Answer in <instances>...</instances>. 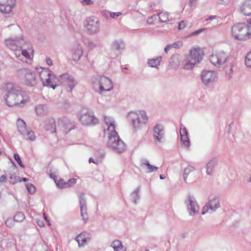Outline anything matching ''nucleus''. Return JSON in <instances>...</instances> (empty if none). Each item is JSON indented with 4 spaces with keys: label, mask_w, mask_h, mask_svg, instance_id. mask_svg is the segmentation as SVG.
Returning <instances> with one entry per match:
<instances>
[{
    "label": "nucleus",
    "mask_w": 251,
    "mask_h": 251,
    "mask_svg": "<svg viewBox=\"0 0 251 251\" xmlns=\"http://www.w3.org/2000/svg\"><path fill=\"white\" fill-rule=\"evenodd\" d=\"M39 75L43 85L50 87L53 89H55L60 84L64 83L68 86L66 88L67 91L71 92L77 84L75 78L68 74L60 75L58 79L55 75L48 68L42 69L39 72Z\"/></svg>",
    "instance_id": "1"
},
{
    "label": "nucleus",
    "mask_w": 251,
    "mask_h": 251,
    "mask_svg": "<svg viewBox=\"0 0 251 251\" xmlns=\"http://www.w3.org/2000/svg\"><path fill=\"white\" fill-rule=\"evenodd\" d=\"M4 89L6 91L4 100L6 104L10 106H19L22 107L27 101L24 98L21 90L12 83H7Z\"/></svg>",
    "instance_id": "2"
},
{
    "label": "nucleus",
    "mask_w": 251,
    "mask_h": 251,
    "mask_svg": "<svg viewBox=\"0 0 251 251\" xmlns=\"http://www.w3.org/2000/svg\"><path fill=\"white\" fill-rule=\"evenodd\" d=\"M251 19L249 24L239 23L234 24L231 28L232 35L239 41H246L251 37Z\"/></svg>",
    "instance_id": "3"
},
{
    "label": "nucleus",
    "mask_w": 251,
    "mask_h": 251,
    "mask_svg": "<svg viewBox=\"0 0 251 251\" xmlns=\"http://www.w3.org/2000/svg\"><path fill=\"white\" fill-rule=\"evenodd\" d=\"M127 118L134 131L139 129L142 126L145 125L148 120V117L144 111H141L139 113L130 112L127 115Z\"/></svg>",
    "instance_id": "4"
},
{
    "label": "nucleus",
    "mask_w": 251,
    "mask_h": 251,
    "mask_svg": "<svg viewBox=\"0 0 251 251\" xmlns=\"http://www.w3.org/2000/svg\"><path fill=\"white\" fill-rule=\"evenodd\" d=\"M108 135V147L114 151L120 153L126 150V145L120 138L116 131L109 133Z\"/></svg>",
    "instance_id": "5"
},
{
    "label": "nucleus",
    "mask_w": 251,
    "mask_h": 251,
    "mask_svg": "<svg viewBox=\"0 0 251 251\" xmlns=\"http://www.w3.org/2000/svg\"><path fill=\"white\" fill-rule=\"evenodd\" d=\"M18 77L28 86H34L37 84V77L35 72L31 69L24 68L17 71Z\"/></svg>",
    "instance_id": "6"
},
{
    "label": "nucleus",
    "mask_w": 251,
    "mask_h": 251,
    "mask_svg": "<svg viewBox=\"0 0 251 251\" xmlns=\"http://www.w3.org/2000/svg\"><path fill=\"white\" fill-rule=\"evenodd\" d=\"M96 82H93V88L100 94L103 91L108 92L113 88L111 80L104 75H98L95 78Z\"/></svg>",
    "instance_id": "7"
},
{
    "label": "nucleus",
    "mask_w": 251,
    "mask_h": 251,
    "mask_svg": "<svg viewBox=\"0 0 251 251\" xmlns=\"http://www.w3.org/2000/svg\"><path fill=\"white\" fill-rule=\"evenodd\" d=\"M203 53L200 48L192 49L190 50V56L188 61L184 66V68L186 70H191L193 68L194 65L200 63L202 59Z\"/></svg>",
    "instance_id": "8"
},
{
    "label": "nucleus",
    "mask_w": 251,
    "mask_h": 251,
    "mask_svg": "<svg viewBox=\"0 0 251 251\" xmlns=\"http://www.w3.org/2000/svg\"><path fill=\"white\" fill-rule=\"evenodd\" d=\"M85 27L89 34H95L100 31V21L95 16L88 17L85 20Z\"/></svg>",
    "instance_id": "9"
},
{
    "label": "nucleus",
    "mask_w": 251,
    "mask_h": 251,
    "mask_svg": "<svg viewBox=\"0 0 251 251\" xmlns=\"http://www.w3.org/2000/svg\"><path fill=\"white\" fill-rule=\"evenodd\" d=\"M26 42L22 36L20 37H10L5 40V45L11 50L15 51L18 49H22L25 44Z\"/></svg>",
    "instance_id": "10"
},
{
    "label": "nucleus",
    "mask_w": 251,
    "mask_h": 251,
    "mask_svg": "<svg viewBox=\"0 0 251 251\" xmlns=\"http://www.w3.org/2000/svg\"><path fill=\"white\" fill-rule=\"evenodd\" d=\"M79 119L81 123L86 126L94 125L98 123V119L94 116L93 112L87 110L81 111Z\"/></svg>",
    "instance_id": "11"
},
{
    "label": "nucleus",
    "mask_w": 251,
    "mask_h": 251,
    "mask_svg": "<svg viewBox=\"0 0 251 251\" xmlns=\"http://www.w3.org/2000/svg\"><path fill=\"white\" fill-rule=\"evenodd\" d=\"M228 56V54L225 52L219 51L212 54L210 56L209 60L213 65L219 67L226 62Z\"/></svg>",
    "instance_id": "12"
},
{
    "label": "nucleus",
    "mask_w": 251,
    "mask_h": 251,
    "mask_svg": "<svg viewBox=\"0 0 251 251\" xmlns=\"http://www.w3.org/2000/svg\"><path fill=\"white\" fill-rule=\"evenodd\" d=\"M184 203L187 206L190 215L194 216L198 214L200 209L199 206L193 196L190 194L188 195Z\"/></svg>",
    "instance_id": "13"
},
{
    "label": "nucleus",
    "mask_w": 251,
    "mask_h": 251,
    "mask_svg": "<svg viewBox=\"0 0 251 251\" xmlns=\"http://www.w3.org/2000/svg\"><path fill=\"white\" fill-rule=\"evenodd\" d=\"M220 206L219 200L217 197H214L210 200L206 205L203 207L202 215H204L206 213H212L216 211Z\"/></svg>",
    "instance_id": "14"
},
{
    "label": "nucleus",
    "mask_w": 251,
    "mask_h": 251,
    "mask_svg": "<svg viewBox=\"0 0 251 251\" xmlns=\"http://www.w3.org/2000/svg\"><path fill=\"white\" fill-rule=\"evenodd\" d=\"M85 194L83 193L79 192L78 194L79 202L80 208V214L82 220L86 222L88 220V214L87 213L86 201L84 198Z\"/></svg>",
    "instance_id": "15"
},
{
    "label": "nucleus",
    "mask_w": 251,
    "mask_h": 251,
    "mask_svg": "<svg viewBox=\"0 0 251 251\" xmlns=\"http://www.w3.org/2000/svg\"><path fill=\"white\" fill-rule=\"evenodd\" d=\"M58 128L63 133L67 134L70 130L74 129V126L71 123L68 119L66 117H62L59 118L58 120Z\"/></svg>",
    "instance_id": "16"
},
{
    "label": "nucleus",
    "mask_w": 251,
    "mask_h": 251,
    "mask_svg": "<svg viewBox=\"0 0 251 251\" xmlns=\"http://www.w3.org/2000/svg\"><path fill=\"white\" fill-rule=\"evenodd\" d=\"M15 4V0H0V12L3 14L10 13Z\"/></svg>",
    "instance_id": "17"
},
{
    "label": "nucleus",
    "mask_w": 251,
    "mask_h": 251,
    "mask_svg": "<svg viewBox=\"0 0 251 251\" xmlns=\"http://www.w3.org/2000/svg\"><path fill=\"white\" fill-rule=\"evenodd\" d=\"M201 78L203 83L207 85L216 80L217 75L214 71L204 70L201 73Z\"/></svg>",
    "instance_id": "18"
},
{
    "label": "nucleus",
    "mask_w": 251,
    "mask_h": 251,
    "mask_svg": "<svg viewBox=\"0 0 251 251\" xmlns=\"http://www.w3.org/2000/svg\"><path fill=\"white\" fill-rule=\"evenodd\" d=\"M153 137L159 143L164 140V130L161 125L157 124L153 127Z\"/></svg>",
    "instance_id": "19"
},
{
    "label": "nucleus",
    "mask_w": 251,
    "mask_h": 251,
    "mask_svg": "<svg viewBox=\"0 0 251 251\" xmlns=\"http://www.w3.org/2000/svg\"><path fill=\"white\" fill-rule=\"evenodd\" d=\"M125 48V43L121 40H116L111 45V50L115 53L113 57H117Z\"/></svg>",
    "instance_id": "20"
},
{
    "label": "nucleus",
    "mask_w": 251,
    "mask_h": 251,
    "mask_svg": "<svg viewBox=\"0 0 251 251\" xmlns=\"http://www.w3.org/2000/svg\"><path fill=\"white\" fill-rule=\"evenodd\" d=\"M104 121L105 124L107 126V130L104 131L105 136L109 133L116 131L115 130V121L112 118L105 116L104 117Z\"/></svg>",
    "instance_id": "21"
},
{
    "label": "nucleus",
    "mask_w": 251,
    "mask_h": 251,
    "mask_svg": "<svg viewBox=\"0 0 251 251\" xmlns=\"http://www.w3.org/2000/svg\"><path fill=\"white\" fill-rule=\"evenodd\" d=\"M83 54L82 47L79 44L74 46L72 50V56L75 61H78Z\"/></svg>",
    "instance_id": "22"
},
{
    "label": "nucleus",
    "mask_w": 251,
    "mask_h": 251,
    "mask_svg": "<svg viewBox=\"0 0 251 251\" xmlns=\"http://www.w3.org/2000/svg\"><path fill=\"white\" fill-rule=\"evenodd\" d=\"M140 166L143 169L147 167L149 170L148 171H147V173H148L153 172L156 171L158 170L157 167L151 165L149 161L145 158H143L140 160Z\"/></svg>",
    "instance_id": "23"
},
{
    "label": "nucleus",
    "mask_w": 251,
    "mask_h": 251,
    "mask_svg": "<svg viewBox=\"0 0 251 251\" xmlns=\"http://www.w3.org/2000/svg\"><path fill=\"white\" fill-rule=\"evenodd\" d=\"M180 56L178 54L172 55L169 61V66L171 68H177L180 65Z\"/></svg>",
    "instance_id": "24"
},
{
    "label": "nucleus",
    "mask_w": 251,
    "mask_h": 251,
    "mask_svg": "<svg viewBox=\"0 0 251 251\" xmlns=\"http://www.w3.org/2000/svg\"><path fill=\"white\" fill-rule=\"evenodd\" d=\"M217 163L216 158H212L206 165V174L207 175H211L213 173L214 168Z\"/></svg>",
    "instance_id": "25"
},
{
    "label": "nucleus",
    "mask_w": 251,
    "mask_h": 251,
    "mask_svg": "<svg viewBox=\"0 0 251 251\" xmlns=\"http://www.w3.org/2000/svg\"><path fill=\"white\" fill-rule=\"evenodd\" d=\"M240 11L245 16L251 15V0L244 2L240 7Z\"/></svg>",
    "instance_id": "26"
},
{
    "label": "nucleus",
    "mask_w": 251,
    "mask_h": 251,
    "mask_svg": "<svg viewBox=\"0 0 251 251\" xmlns=\"http://www.w3.org/2000/svg\"><path fill=\"white\" fill-rule=\"evenodd\" d=\"M15 55L19 59L22 61H24L23 59L22 58L23 57H24L26 59L30 60V61H31L30 55L26 49L22 50L21 54L20 50H17L15 52Z\"/></svg>",
    "instance_id": "27"
},
{
    "label": "nucleus",
    "mask_w": 251,
    "mask_h": 251,
    "mask_svg": "<svg viewBox=\"0 0 251 251\" xmlns=\"http://www.w3.org/2000/svg\"><path fill=\"white\" fill-rule=\"evenodd\" d=\"M17 128L19 132L22 135H25V132L27 130L26 127L25 122L22 119L19 118L17 122Z\"/></svg>",
    "instance_id": "28"
},
{
    "label": "nucleus",
    "mask_w": 251,
    "mask_h": 251,
    "mask_svg": "<svg viewBox=\"0 0 251 251\" xmlns=\"http://www.w3.org/2000/svg\"><path fill=\"white\" fill-rule=\"evenodd\" d=\"M45 128L52 133L56 132V126L54 119H50L48 121L45 126Z\"/></svg>",
    "instance_id": "29"
},
{
    "label": "nucleus",
    "mask_w": 251,
    "mask_h": 251,
    "mask_svg": "<svg viewBox=\"0 0 251 251\" xmlns=\"http://www.w3.org/2000/svg\"><path fill=\"white\" fill-rule=\"evenodd\" d=\"M161 60V56H158L155 58L150 59L148 60V64L151 67L157 68L160 65Z\"/></svg>",
    "instance_id": "30"
},
{
    "label": "nucleus",
    "mask_w": 251,
    "mask_h": 251,
    "mask_svg": "<svg viewBox=\"0 0 251 251\" xmlns=\"http://www.w3.org/2000/svg\"><path fill=\"white\" fill-rule=\"evenodd\" d=\"M157 16L159 17V21L160 23H166L171 21L169 18V13L167 11L159 12Z\"/></svg>",
    "instance_id": "31"
},
{
    "label": "nucleus",
    "mask_w": 251,
    "mask_h": 251,
    "mask_svg": "<svg viewBox=\"0 0 251 251\" xmlns=\"http://www.w3.org/2000/svg\"><path fill=\"white\" fill-rule=\"evenodd\" d=\"M75 240L78 243V246L80 247L83 246L86 243L87 238L84 234L80 233L76 237Z\"/></svg>",
    "instance_id": "32"
},
{
    "label": "nucleus",
    "mask_w": 251,
    "mask_h": 251,
    "mask_svg": "<svg viewBox=\"0 0 251 251\" xmlns=\"http://www.w3.org/2000/svg\"><path fill=\"white\" fill-rule=\"evenodd\" d=\"M36 114L39 116L44 115L47 110V107L46 105L39 104L35 107Z\"/></svg>",
    "instance_id": "33"
},
{
    "label": "nucleus",
    "mask_w": 251,
    "mask_h": 251,
    "mask_svg": "<svg viewBox=\"0 0 251 251\" xmlns=\"http://www.w3.org/2000/svg\"><path fill=\"white\" fill-rule=\"evenodd\" d=\"M182 46V44L181 42H176L172 44L168 45L164 49L165 52L168 53L169 50L173 48L175 49H179Z\"/></svg>",
    "instance_id": "34"
},
{
    "label": "nucleus",
    "mask_w": 251,
    "mask_h": 251,
    "mask_svg": "<svg viewBox=\"0 0 251 251\" xmlns=\"http://www.w3.org/2000/svg\"><path fill=\"white\" fill-rule=\"evenodd\" d=\"M188 136H181L180 142L183 148L188 149L190 145V142Z\"/></svg>",
    "instance_id": "35"
},
{
    "label": "nucleus",
    "mask_w": 251,
    "mask_h": 251,
    "mask_svg": "<svg viewBox=\"0 0 251 251\" xmlns=\"http://www.w3.org/2000/svg\"><path fill=\"white\" fill-rule=\"evenodd\" d=\"M195 168L192 166H188L187 167L184 169L183 172V179L185 182H186V179L189 174L191 172L195 171Z\"/></svg>",
    "instance_id": "36"
},
{
    "label": "nucleus",
    "mask_w": 251,
    "mask_h": 251,
    "mask_svg": "<svg viewBox=\"0 0 251 251\" xmlns=\"http://www.w3.org/2000/svg\"><path fill=\"white\" fill-rule=\"evenodd\" d=\"M139 189L140 187H138L131 193L130 196L133 202L135 204H137V201L140 199V195L139 194Z\"/></svg>",
    "instance_id": "37"
},
{
    "label": "nucleus",
    "mask_w": 251,
    "mask_h": 251,
    "mask_svg": "<svg viewBox=\"0 0 251 251\" xmlns=\"http://www.w3.org/2000/svg\"><path fill=\"white\" fill-rule=\"evenodd\" d=\"M25 219V214L22 212H19L14 217V221L16 222H21Z\"/></svg>",
    "instance_id": "38"
},
{
    "label": "nucleus",
    "mask_w": 251,
    "mask_h": 251,
    "mask_svg": "<svg viewBox=\"0 0 251 251\" xmlns=\"http://www.w3.org/2000/svg\"><path fill=\"white\" fill-rule=\"evenodd\" d=\"M23 135L26 137L27 140L32 141L35 140L36 138L34 132L32 130H28V129L25 132V135Z\"/></svg>",
    "instance_id": "39"
},
{
    "label": "nucleus",
    "mask_w": 251,
    "mask_h": 251,
    "mask_svg": "<svg viewBox=\"0 0 251 251\" xmlns=\"http://www.w3.org/2000/svg\"><path fill=\"white\" fill-rule=\"evenodd\" d=\"M122 246H123L122 243L118 240L113 241L111 244V247L113 248L114 250L116 251L120 247H122Z\"/></svg>",
    "instance_id": "40"
},
{
    "label": "nucleus",
    "mask_w": 251,
    "mask_h": 251,
    "mask_svg": "<svg viewBox=\"0 0 251 251\" xmlns=\"http://www.w3.org/2000/svg\"><path fill=\"white\" fill-rule=\"evenodd\" d=\"M26 187L27 191L31 194H33L36 192V188L31 183L26 184Z\"/></svg>",
    "instance_id": "41"
},
{
    "label": "nucleus",
    "mask_w": 251,
    "mask_h": 251,
    "mask_svg": "<svg viewBox=\"0 0 251 251\" xmlns=\"http://www.w3.org/2000/svg\"><path fill=\"white\" fill-rule=\"evenodd\" d=\"M76 182V179L75 178L70 179L65 184V188L70 187L74 185Z\"/></svg>",
    "instance_id": "42"
},
{
    "label": "nucleus",
    "mask_w": 251,
    "mask_h": 251,
    "mask_svg": "<svg viewBox=\"0 0 251 251\" xmlns=\"http://www.w3.org/2000/svg\"><path fill=\"white\" fill-rule=\"evenodd\" d=\"M245 64L248 67L251 68V51L246 56Z\"/></svg>",
    "instance_id": "43"
},
{
    "label": "nucleus",
    "mask_w": 251,
    "mask_h": 251,
    "mask_svg": "<svg viewBox=\"0 0 251 251\" xmlns=\"http://www.w3.org/2000/svg\"><path fill=\"white\" fill-rule=\"evenodd\" d=\"M14 158L21 168H24L25 167V165L22 163L21 158L18 154L15 153L14 154Z\"/></svg>",
    "instance_id": "44"
},
{
    "label": "nucleus",
    "mask_w": 251,
    "mask_h": 251,
    "mask_svg": "<svg viewBox=\"0 0 251 251\" xmlns=\"http://www.w3.org/2000/svg\"><path fill=\"white\" fill-rule=\"evenodd\" d=\"M55 182L56 185L60 188H65V184L66 182L64 181L63 179H60L58 181H57L54 178Z\"/></svg>",
    "instance_id": "45"
},
{
    "label": "nucleus",
    "mask_w": 251,
    "mask_h": 251,
    "mask_svg": "<svg viewBox=\"0 0 251 251\" xmlns=\"http://www.w3.org/2000/svg\"><path fill=\"white\" fill-rule=\"evenodd\" d=\"M180 135L181 136H188V133L186 128L183 125L181 124L180 129Z\"/></svg>",
    "instance_id": "46"
},
{
    "label": "nucleus",
    "mask_w": 251,
    "mask_h": 251,
    "mask_svg": "<svg viewBox=\"0 0 251 251\" xmlns=\"http://www.w3.org/2000/svg\"><path fill=\"white\" fill-rule=\"evenodd\" d=\"M14 221V220H12L11 218H9L6 220L5 223L7 226L12 227L13 226Z\"/></svg>",
    "instance_id": "47"
},
{
    "label": "nucleus",
    "mask_w": 251,
    "mask_h": 251,
    "mask_svg": "<svg viewBox=\"0 0 251 251\" xmlns=\"http://www.w3.org/2000/svg\"><path fill=\"white\" fill-rule=\"evenodd\" d=\"M10 182L14 184L16 182L18 181V179L20 178V177L17 176L15 175H13L10 176Z\"/></svg>",
    "instance_id": "48"
},
{
    "label": "nucleus",
    "mask_w": 251,
    "mask_h": 251,
    "mask_svg": "<svg viewBox=\"0 0 251 251\" xmlns=\"http://www.w3.org/2000/svg\"><path fill=\"white\" fill-rule=\"evenodd\" d=\"M185 21H181L178 23V29L181 30L186 27Z\"/></svg>",
    "instance_id": "49"
},
{
    "label": "nucleus",
    "mask_w": 251,
    "mask_h": 251,
    "mask_svg": "<svg viewBox=\"0 0 251 251\" xmlns=\"http://www.w3.org/2000/svg\"><path fill=\"white\" fill-rule=\"evenodd\" d=\"M81 2L83 5H88L93 4L94 1L92 0H82Z\"/></svg>",
    "instance_id": "50"
},
{
    "label": "nucleus",
    "mask_w": 251,
    "mask_h": 251,
    "mask_svg": "<svg viewBox=\"0 0 251 251\" xmlns=\"http://www.w3.org/2000/svg\"><path fill=\"white\" fill-rule=\"evenodd\" d=\"M205 29L204 28H200L196 31H195L194 32H193L192 33H191L190 34V36H192V35H198V34H199L200 33H201V32H202V31L204 30Z\"/></svg>",
    "instance_id": "51"
},
{
    "label": "nucleus",
    "mask_w": 251,
    "mask_h": 251,
    "mask_svg": "<svg viewBox=\"0 0 251 251\" xmlns=\"http://www.w3.org/2000/svg\"><path fill=\"white\" fill-rule=\"evenodd\" d=\"M121 15L120 12H112L110 14V17L115 18L116 17H118Z\"/></svg>",
    "instance_id": "52"
},
{
    "label": "nucleus",
    "mask_w": 251,
    "mask_h": 251,
    "mask_svg": "<svg viewBox=\"0 0 251 251\" xmlns=\"http://www.w3.org/2000/svg\"><path fill=\"white\" fill-rule=\"evenodd\" d=\"M6 180H7V177L5 175H3L0 177V182H4L6 181Z\"/></svg>",
    "instance_id": "53"
},
{
    "label": "nucleus",
    "mask_w": 251,
    "mask_h": 251,
    "mask_svg": "<svg viewBox=\"0 0 251 251\" xmlns=\"http://www.w3.org/2000/svg\"><path fill=\"white\" fill-rule=\"evenodd\" d=\"M46 62L47 64L50 66H51L52 65V61L51 59L49 57L46 58Z\"/></svg>",
    "instance_id": "54"
},
{
    "label": "nucleus",
    "mask_w": 251,
    "mask_h": 251,
    "mask_svg": "<svg viewBox=\"0 0 251 251\" xmlns=\"http://www.w3.org/2000/svg\"><path fill=\"white\" fill-rule=\"evenodd\" d=\"M197 0H190V6L191 7L194 6L196 4Z\"/></svg>",
    "instance_id": "55"
},
{
    "label": "nucleus",
    "mask_w": 251,
    "mask_h": 251,
    "mask_svg": "<svg viewBox=\"0 0 251 251\" xmlns=\"http://www.w3.org/2000/svg\"><path fill=\"white\" fill-rule=\"evenodd\" d=\"M88 45L89 47L91 49L96 47L95 44L92 42H88Z\"/></svg>",
    "instance_id": "56"
},
{
    "label": "nucleus",
    "mask_w": 251,
    "mask_h": 251,
    "mask_svg": "<svg viewBox=\"0 0 251 251\" xmlns=\"http://www.w3.org/2000/svg\"><path fill=\"white\" fill-rule=\"evenodd\" d=\"M10 26H14L15 30L17 31H20L21 30L20 27L17 25H11Z\"/></svg>",
    "instance_id": "57"
},
{
    "label": "nucleus",
    "mask_w": 251,
    "mask_h": 251,
    "mask_svg": "<svg viewBox=\"0 0 251 251\" xmlns=\"http://www.w3.org/2000/svg\"><path fill=\"white\" fill-rule=\"evenodd\" d=\"M28 180V179L27 178H26V177H22L21 178H19L18 179V181H25V182H26Z\"/></svg>",
    "instance_id": "58"
},
{
    "label": "nucleus",
    "mask_w": 251,
    "mask_h": 251,
    "mask_svg": "<svg viewBox=\"0 0 251 251\" xmlns=\"http://www.w3.org/2000/svg\"><path fill=\"white\" fill-rule=\"evenodd\" d=\"M114 251H126V249L123 246L122 247H120L119 249L116 250H114Z\"/></svg>",
    "instance_id": "59"
},
{
    "label": "nucleus",
    "mask_w": 251,
    "mask_h": 251,
    "mask_svg": "<svg viewBox=\"0 0 251 251\" xmlns=\"http://www.w3.org/2000/svg\"><path fill=\"white\" fill-rule=\"evenodd\" d=\"M229 1V0H221V4H226L228 3Z\"/></svg>",
    "instance_id": "60"
},
{
    "label": "nucleus",
    "mask_w": 251,
    "mask_h": 251,
    "mask_svg": "<svg viewBox=\"0 0 251 251\" xmlns=\"http://www.w3.org/2000/svg\"><path fill=\"white\" fill-rule=\"evenodd\" d=\"M155 6V4L154 3L151 4L150 6V10H153L154 9V7Z\"/></svg>",
    "instance_id": "61"
},
{
    "label": "nucleus",
    "mask_w": 251,
    "mask_h": 251,
    "mask_svg": "<svg viewBox=\"0 0 251 251\" xmlns=\"http://www.w3.org/2000/svg\"><path fill=\"white\" fill-rule=\"evenodd\" d=\"M216 18V16H210L208 19H206V21H207L208 20H213L214 19H215Z\"/></svg>",
    "instance_id": "62"
},
{
    "label": "nucleus",
    "mask_w": 251,
    "mask_h": 251,
    "mask_svg": "<svg viewBox=\"0 0 251 251\" xmlns=\"http://www.w3.org/2000/svg\"><path fill=\"white\" fill-rule=\"evenodd\" d=\"M44 219H45V220L48 222V224H49V225H50V222H49V220H48L47 217V216L45 215V213H44Z\"/></svg>",
    "instance_id": "63"
},
{
    "label": "nucleus",
    "mask_w": 251,
    "mask_h": 251,
    "mask_svg": "<svg viewBox=\"0 0 251 251\" xmlns=\"http://www.w3.org/2000/svg\"><path fill=\"white\" fill-rule=\"evenodd\" d=\"M89 162L90 163L93 162L94 163H96V162L94 161V159L91 157L89 158Z\"/></svg>",
    "instance_id": "64"
}]
</instances>
